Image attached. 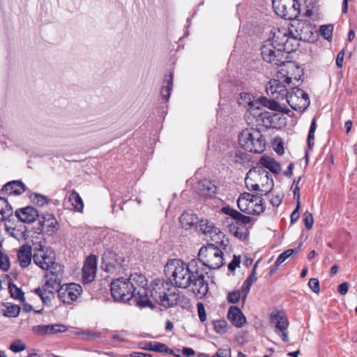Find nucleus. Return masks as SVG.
I'll return each instance as SVG.
<instances>
[{"label":"nucleus","mask_w":357,"mask_h":357,"mask_svg":"<svg viewBox=\"0 0 357 357\" xmlns=\"http://www.w3.org/2000/svg\"><path fill=\"white\" fill-rule=\"evenodd\" d=\"M201 263L192 260L188 264L181 259H173L165 266V275L174 287L188 288L197 298H202L208 292V287L204 280V273L200 271Z\"/></svg>","instance_id":"f257e3e1"},{"label":"nucleus","mask_w":357,"mask_h":357,"mask_svg":"<svg viewBox=\"0 0 357 357\" xmlns=\"http://www.w3.org/2000/svg\"><path fill=\"white\" fill-rule=\"evenodd\" d=\"M146 278L138 273L128 278H119L111 283V294L116 301L126 302L135 297L137 305L145 307L151 303L146 289Z\"/></svg>","instance_id":"f03ea898"},{"label":"nucleus","mask_w":357,"mask_h":357,"mask_svg":"<svg viewBox=\"0 0 357 357\" xmlns=\"http://www.w3.org/2000/svg\"><path fill=\"white\" fill-rule=\"evenodd\" d=\"M147 291L151 301L149 306L153 307L151 299L165 307L174 306L180 299L178 289L164 280L155 279Z\"/></svg>","instance_id":"7ed1b4c3"},{"label":"nucleus","mask_w":357,"mask_h":357,"mask_svg":"<svg viewBox=\"0 0 357 357\" xmlns=\"http://www.w3.org/2000/svg\"><path fill=\"white\" fill-rule=\"evenodd\" d=\"M63 273V266L56 261L54 251L46 248V292L54 293L60 287Z\"/></svg>","instance_id":"20e7f679"},{"label":"nucleus","mask_w":357,"mask_h":357,"mask_svg":"<svg viewBox=\"0 0 357 357\" xmlns=\"http://www.w3.org/2000/svg\"><path fill=\"white\" fill-rule=\"evenodd\" d=\"M245 183L249 190L260 191L261 194H266L273 186V181L269 177L268 172L260 166L248 171Z\"/></svg>","instance_id":"39448f33"},{"label":"nucleus","mask_w":357,"mask_h":357,"mask_svg":"<svg viewBox=\"0 0 357 357\" xmlns=\"http://www.w3.org/2000/svg\"><path fill=\"white\" fill-rule=\"evenodd\" d=\"M277 77V79L270 80L266 88V93L273 100L274 107H273V109H275V105L278 102L285 100L294 85L291 83V77L282 71L278 73Z\"/></svg>","instance_id":"423d86ee"},{"label":"nucleus","mask_w":357,"mask_h":357,"mask_svg":"<svg viewBox=\"0 0 357 357\" xmlns=\"http://www.w3.org/2000/svg\"><path fill=\"white\" fill-rule=\"evenodd\" d=\"M198 256L199 259L197 261L201 263L200 271H203L204 274H208V273L204 271V267L208 269H218L224 264L223 252L213 244H208L206 246L202 247Z\"/></svg>","instance_id":"0eeeda50"},{"label":"nucleus","mask_w":357,"mask_h":357,"mask_svg":"<svg viewBox=\"0 0 357 357\" xmlns=\"http://www.w3.org/2000/svg\"><path fill=\"white\" fill-rule=\"evenodd\" d=\"M240 146L248 151L260 153L265 149L266 141L259 130L253 128L244 129L238 136Z\"/></svg>","instance_id":"6e6552de"},{"label":"nucleus","mask_w":357,"mask_h":357,"mask_svg":"<svg viewBox=\"0 0 357 357\" xmlns=\"http://www.w3.org/2000/svg\"><path fill=\"white\" fill-rule=\"evenodd\" d=\"M273 43L276 48L283 53H291L296 50L299 45V40L296 36H294L289 30L285 27L275 29L271 31L268 40Z\"/></svg>","instance_id":"1a4fd4ad"},{"label":"nucleus","mask_w":357,"mask_h":357,"mask_svg":"<svg viewBox=\"0 0 357 357\" xmlns=\"http://www.w3.org/2000/svg\"><path fill=\"white\" fill-rule=\"evenodd\" d=\"M263 201L261 197L244 192L240 195L237 204L240 211L246 214L259 215L265 209Z\"/></svg>","instance_id":"9d476101"},{"label":"nucleus","mask_w":357,"mask_h":357,"mask_svg":"<svg viewBox=\"0 0 357 357\" xmlns=\"http://www.w3.org/2000/svg\"><path fill=\"white\" fill-rule=\"evenodd\" d=\"M272 3L275 13L284 20H294L300 15L301 8L297 0H273Z\"/></svg>","instance_id":"9b49d317"},{"label":"nucleus","mask_w":357,"mask_h":357,"mask_svg":"<svg viewBox=\"0 0 357 357\" xmlns=\"http://www.w3.org/2000/svg\"><path fill=\"white\" fill-rule=\"evenodd\" d=\"M284 101L294 110L304 111L310 105V101L307 93L297 87L291 86Z\"/></svg>","instance_id":"f8f14e48"},{"label":"nucleus","mask_w":357,"mask_h":357,"mask_svg":"<svg viewBox=\"0 0 357 357\" xmlns=\"http://www.w3.org/2000/svg\"><path fill=\"white\" fill-rule=\"evenodd\" d=\"M33 231L35 234L41 236V238L36 236L39 241L33 243V255L31 259H33L34 264L43 270L45 269V250L43 242L40 240L43 239V225L42 221H40V225L38 227H33Z\"/></svg>","instance_id":"ddd939ff"},{"label":"nucleus","mask_w":357,"mask_h":357,"mask_svg":"<svg viewBox=\"0 0 357 357\" xmlns=\"http://www.w3.org/2000/svg\"><path fill=\"white\" fill-rule=\"evenodd\" d=\"M54 292L57 293L58 298L63 303L70 304L81 295L82 288L76 283L60 284V287L56 289Z\"/></svg>","instance_id":"4468645a"},{"label":"nucleus","mask_w":357,"mask_h":357,"mask_svg":"<svg viewBox=\"0 0 357 357\" xmlns=\"http://www.w3.org/2000/svg\"><path fill=\"white\" fill-rule=\"evenodd\" d=\"M277 47L271 43L269 40L264 42L261 47V54L262 59L271 63L275 65H280L284 63V53L281 52Z\"/></svg>","instance_id":"2eb2a0df"},{"label":"nucleus","mask_w":357,"mask_h":357,"mask_svg":"<svg viewBox=\"0 0 357 357\" xmlns=\"http://www.w3.org/2000/svg\"><path fill=\"white\" fill-rule=\"evenodd\" d=\"M271 324L274 328L275 333L281 336L284 342L289 341L287 333L289 321L283 312L280 311L272 312L271 314Z\"/></svg>","instance_id":"dca6fc26"},{"label":"nucleus","mask_w":357,"mask_h":357,"mask_svg":"<svg viewBox=\"0 0 357 357\" xmlns=\"http://www.w3.org/2000/svg\"><path fill=\"white\" fill-rule=\"evenodd\" d=\"M250 116L255 119L257 126H264L266 128L275 127V121L278 119V114L266 111L261 104L259 107L252 109Z\"/></svg>","instance_id":"f3484780"},{"label":"nucleus","mask_w":357,"mask_h":357,"mask_svg":"<svg viewBox=\"0 0 357 357\" xmlns=\"http://www.w3.org/2000/svg\"><path fill=\"white\" fill-rule=\"evenodd\" d=\"M123 259L116 252L106 250L102 257V268L107 272L112 273L122 265Z\"/></svg>","instance_id":"a211bd4d"},{"label":"nucleus","mask_w":357,"mask_h":357,"mask_svg":"<svg viewBox=\"0 0 357 357\" xmlns=\"http://www.w3.org/2000/svg\"><path fill=\"white\" fill-rule=\"evenodd\" d=\"M97 271V258L95 255H90L85 261L82 268V279L86 283L92 282Z\"/></svg>","instance_id":"6ab92c4d"},{"label":"nucleus","mask_w":357,"mask_h":357,"mask_svg":"<svg viewBox=\"0 0 357 357\" xmlns=\"http://www.w3.org/2000/svg\"><path fill=\"white\" fill-rule=\"evenodd\" d=\"M17 218L26 223L34 222L38 217V211L32 206H26L15 211Z\"/></svg>","instance_id":"aec40b11"},{"label":"nucleus","mask_w":357,"mask_h":357,"mask_svg":"<svg viewBox=\"0 0 357 357\" xmlns=\"http://www.w3.org/2000/svg\"><path fill=\"white\" fill-rule=\"evenodd\" d=\"M227 318L237 328L243 327L246 319L242 311L236 306H231L228 310Z\"/></svg>","instance_id":"412c9836"},{"label":"nucleus","mask_w":357,"mask_h":357,"mask_svg":"<svg viewBox=\"0 0 357 357\" xmlns=\"http://www.w3.org/2000/svg\"><path fill=\"white\" fill-rule=\"evenodd\" d=\"M238 103L240 105L244 106L247 108L246 116L248 118H249V116L251 114L252 109L259 107V105L261 104V100L259 101V100H255L254 97L250 93H242L240 94Z\"/></svg>","instance_id":"4be33fe9"},{"label":"nucleus","mask_w":357,"mask_h":357,"mask_svg":"<svg viewBox=\"0 0 357 357\" xmlns=\"http://www.w3.org/2000/svg\"><path fill=\"white\" fill-rule=\"evenodd\" d=\"M32 250L29 245H22L17 252V261L22 268H26L31 263L32 259Z\"/></svg>","instance_id":"5701e85b"},{"label":"nucleus","mask_w":357,"mask_h":357,"mask_svg":"<svg viewBox=\"0 0 357 357\" xmlns=\"http://www.w3.org/2000/svg\"><path fill=\"white\" fill-rule=\"evenodd\" d=\"M2 191L8 195H20L24 192L25 185L20 181H13L5 184Z\"/></svg>","instance_id":"b1692460"},{"label":"nucleus","mask_w":357,"mask_h":357,"mask_svg":"<svg viewBox=\"0 0 357 357\" xmlns=\"http://www.w3.org/2000/svg\"><path fill=\"white\" fill-rule=\"evenodd\" d=\"M196 230L209 236L218 234L220 232L219 229L215 227L213 222L207 219L199 220L198 225H196Z\"/></svg>","instance_id":"393cba45"},{"label":"nucleus","mask_w":357,"mask_h":357,"mask_svg":"<svg viewBox=\"0 0 357 357\" xmlns=\"http://www.w3.org/2000/svg\"><path fill=\"white\" fill-rule=\"evenodd\" d=\"M222 211L236 220L237 224L246 225L250 223L251 219L250 217L244 215L236 210L233 209L230 207H223Z\"/></svg>","instance_id":"a878e982"},{"label":"nucleus","mask_w":357,"mask_h":357,"mask_svg":"<svg viewBox=\"0 0 357 357\" xmlns=\"http://www.w3.org/2000/svg\"><path fill=\"white\" fill-rule=\"evenodd\" d=\"M259 163L263 169H268L274 174H278L281 170L280 164L270 156H262L259 160Z\"/></svg>","instance_id":"bb28decb"},{"label":"nucleus","mask_w":357,"mask_h":357,"mask_svg":"<svg viewBox=\"0 0 357 357\" xmlns=\"http://www.w3.org/2000/svg\"><path fill=\"white\" fill-rule=\"evenodd\" d=\"M180 222L182 227L185 229H190L193 227L196 228V225H197L199 222V219L195 214L184 212L180 217Z\"/></svg>","instance_id":"cd10ccee"},{"label":"nucleus","mask_w":357,"mask_h":357,"mask_svg":"<svg viewBox=\"0 0 357 357\" xmlns=\"http://www.w3.org/2000/svg\"><path fill=\"white\" fill-rule=\"evenodd\" d=\"M199 190L205 196H212L217 192V186L211 181L204 179L199 183Z\"/></svg>","instance_id":"c85d7f7f"},{"label":"nucleus","mask_w":357,"mask_h":357,"mask_svg":"<svg viewBox=\"0 0 357 357\" xmlns=\"http://www.w3.org/2000/svg\"><path fill=\"white\" fill-rule=\"evenodd\" d=\"M144 349L147 351L174 354L173 351L169 349L166 344L155 341L146 342Z\"/></svg>","instance_id":"c756f323"},{"label":"nucleus","mask_w":357,"mask_h":357,"mask_svg":"<svg viewBox=\"0 0 357 357\" xmlns=\"http://www.w3.org/2000/svg\"><path fill=\"white\" fill-rule=\"evenodd\" d=\"M59 229L56 219L52 214H46V234L52 236Z\"/></svg>","instance_id":"7c9ffc66"},{"label":"nucleus","mask_w":357,"mask_h":357,"mask_svg":"<svg viewBox=\"0 0 357 357\" xmlns=\"http://www.w3.org/2000/svg\"><path fill=\"white\" fill-rule=\"evenodd\" d=\"M243 287L241 286V289H235L228 292L227 299L230 303H237L241 299L244 303L248 296H244Z\"/></svg>","instance_id":"2f4dec72"},{"label":"nucleus","mask_w":357,"mask_h":357,"mask_svg":"<svg viewBox=\"0 0 357 357\" xmlns=\"http://www.w3.org/2000/svg\"><path fill=\"white\" fill-rule=\"evenodd\" d=\"M68 201L71 203L75 210L78 212H82L84 203L82 199L75 190L70 192L68 196Z\"/></svg>","instance_id":"473e14b6"},{"label":"nucleus","mask_w":357,"mask_h":357,"mask_svg":"<svg viewBox=\"0 0 357 357\" xmlns=\"http://www.w3.org/2000/svg\"><path fill=\"white\" fill-rule=\"evenodd\" d=\"M13 214L11 206L4 198L0 197V221H3Z\"/></svg>","instance_id":"72a5a7b5"},{"label":"nucleus","mask_w":357,"mask_h":357,"mask_svg":"<svg viewBox=\"0 0 357 357\" xmlns=\"http://www.w3.org/2000/svg\"><path fill=\"white\" fill-rule=\"evenodd\" d=\"M163 83H164V85L162 86V87L161 89V91H160L161 96H162V98L164 99H165L166 100H168L170 97L171 91L172 90V85H173L172 75L170 74L169 75H166L165 77Z\"/></svg>","instance_id":"f704fd0d"},{"label":"nucleus","mask_w":357,"mask_h":357,"mask_svg":"<svg viewBox=\"0 0 357 357\" xmlns=\"http://www.w3.org/2000/svg\"><path fill=\"white\" fill-rule=\"evenodd\" d=\"M300 248H296V249H289L286 251L281 253L279 257H278L275 263V268H271V273H273L275 269L278 268V267L282 264L287 259L292 256L293 255H296L298 252Z\"/></svg>","instance_id":"c9c22d12"},{"label":"nucleus","mask_w":357,"mask_h":357,"mask_svg":"<svg viewBox=\"0 0 357 357\" xmlns=\"http://www.w3.org/2000/svg\"><path fill=\"white\" fill-rule=\"evenodd\" d=\"M256 268L257 264L254 266L251 274L248 278L243 282L242 287H243L244 296H248L252 284L257 280L256 276Z\"/></svg>","instance_id":"e433bc0d"},{"label":"nucleus","mask_w":357,"mask_h":357,"mask_svg":"<svg viewBox=\"0 0 357 357\" xmlns=\"http://www.w3.org/2000/svg\"><path fill=\"white\" fill-rule=\"evenodd\" d=\"M8 348L14 353H19L26 349V344L21 339H15L10 342Z\"/></svg>","instance_id":"4c0bfd02"},{"label":"nucleus","mask_w":357,"mask_h":357,"mask_svg":"<svg viewBox=\"0 0 357 357\" xmlns=\"http://www.w3.org/2000/svg\"><path fill=\"white\" fill-rule=\"evenodd\" d=\"M333 31V24L322 25L319 28V32L322 37L328 41H330L332 38Z\"/></svg>","instance_id":"58836bf2"},{"label":"nucleus","mask_w":357,"mask_h":357,"mask_svg":"<svg viewBox=\"0 0 357 357\" xmlns=\"http://www.w3.org/2000/svg\"><path fill=\"white\" fill-rule=\"evenodd\" d=\"M8 288L13 298L17 299L20 301H23L24 300V293L17 286L13 284H9Z\"/></svg>","instance_id":"ea45409f"},{"label":"nucleus","mask_w":357,"mask_h":357,"mask_svg":"<svg viewBox=\"0 0 357 357\" xmlns=\"http://www.w3.org/2000/svg\"><path fill=\"white\" fill-rule=\"evenodd\" d=\"M67 331V327L63 324L46 325V333L54 334L63 333Z\"/></svg>","instance_id":"a19ab883"},{"label":"nucleus","mask_w":357,"mask_h":357,"mask_svg":"<svg viewBox=\"0 0 357 357\" xmlns=\"http://www.w3.org/2000/svg\"><path fill=\"white\" fill-rule=\"evenodd\" d=\"M10 266V261L8 256L0 250V270L6 272Z\"/></svg>","instance_id":"79ce46f5"},{"label":"nucleus","mask_w":357,"mask_h":357,"mask_svg":"<svg viewBox=\"0 0 357 357\" xmlns=\"http://www.w3.org/2000/svg\"><path fill=\"white\" fill-rule=\"evenodd\" d=\"M75 333L77 335L81 336V337L85 340H93L95 338L100 337L99 334L93 333L91 331L79 330V331H77Z\"/></svg>","instance_id":"37998d69"},{"label":"nucleus","mask_w":357,"mask_h":357,"mask_svg":"<svg viewBox=\"0 0 357 357\" xmlns=\"http://www.w3.org/2000/svg\"><path fill=\"white\" fill-rule=\"evenodd\" d=\"M197 357H231V351L229 349H219L212 356L205 354H199Z\"/></svg>","instance_id":"c03bdc74"},{"label":"nucleus","mask_w":357,"mask_h":357,"mask_svg":"<svg viewBox=\"0 0 357 357\" xmlns=\"http://www.w3.org/2000/svg\"><path fill=\"white\" fill-rule=\"evenodd\" d=\"M316 120L315 119H313L310 125L307 137L308 145L310 149L314 146V132L316 130Z\"/></svg>","instance_id":"a18cd8bd"},{"label":"nucleus","mask_w":357,"mask_h":357,"mask_svg":"<svg viewBox=\"0 0 357 357\" xmlns=\"http://www.w3.org/2000/svg\"><path fill=\"white\" fill-rule=\"evenodd\" d=\"M6 231L13 237H14L16 239H20L23 238L24 235L22 231H20L19 229H17L16 228L9 227L7 225H5Z\"/></svg>","instance_id":"49530a36"},{"label":"nucleus","mask_w":357,"mask_h":357,"mask_svg":"<svg viewBox=\"0 0 357 357\" xmlns=\"http://www.w3.org/2000/svg\"><path fill=\"white\" fill-rule=\"evenodd\" d=\"M303 221L307 229H312L314 224V218L311 213L305 211L303 215Z\"/></svg>","instance_id":"de8ad7c7"},{"label":"nucleus","mask_w":357,"mask_h":357,"mask_svg":"<svg viewBox=\"0 0 357 357\" xmlns=\"http://www.w3.org/2000/svg\"><path fill=\"white\" fill-rule=\"evenodd\" d=\"M30 199L31 202L38 205V206H43L45 204V197L38 193L31 194L30 196Z\"/></svg>","instance_id":"09e8293b"},{"label":"nucleus","mask_w":357,"mask_h":357,"mask_svg":"<svg viewBox=\"0 0 357 357\" xmlns=\"http://www.w3.org/2000/svg\"><path fill=\"white\" fill-rule=\"evenodd\" d=\"M197 311H198V315L199 318L201 321L204 322L206 319V314L205 312V308L204 305L202 303H197Z\"/></svg>","instance_id":"8fccbe9b"},{"label":"nucleus","mask_w":357,"mask_h":357,"mask_svg":"<svg viewBox=\"0 0 357 357\" xmlns=\"http://www.w3.org/2000/svg\"><path fill=\"white\" fill-rule=\"evenodd\" d=\"M308 285L314 293L319 292V282L317 278H311L309 280Z\"/></svg>","instance_id":"3c124183"},{"label":"nucleus","mask_w":357,"mask_h":357,"mask_svg":"<svg viewBox=\"0 0 357 357\" xmlns=\"http://www.w3.org/2000/svg\"><path fill=\"white\" fill-rule=\"evenodd\" d=\"M301 208V202H296V208L294 210V211L291 214V222H295L297 221L300 217L299 210Z\"/></svg>","instance_id":"603ef678"},{"label":"nucleus","mask_w":357,"mask_h":357,"mask_svg":"<svg viewBox=\"0 0 357 357\" xmlns=\"http://www.w3.org/2000/svg\"><path fill=\"white\" fill-rule=\"evenodd\" d=\"M241 263V257L237 256H234L232 261L229 264L228 268L231 271H234L236 267L239 266Z\"/></svg>","instance_id":"864d4df0"},{"label":"nucleus","mask_w":357,"mask_h":357,"mask_svg":"<svg viewBox=\"0 0 357 357\" xmlns=\"http://www.w3.org/2000/svg\"><path fill=\"white\" fill-rule=\"evenodd\" d=\"M126 333L124 331L119 332L118 333H115L112 336V339L114 342L121 343L125 342Z\"/></svg>","instance_id":"5fc2aeb1"},{"label":"nucleus","mask_w":357,"mask_h":357,"mask_svg":"<svg viewBox=\"0 0 357 357\" xmlns=\"http://www.w3.org/2000/svg\"><path fill=\"white\" fill-rule=\"evenodd\" d=\"M8 312L10 316L16 317L20 312V307L17 305H11L8 307Z\"/></svg>","instance_id":"6e6d98bb"},{"label":"nucleus","mask_w":357,"mask_h":357,"mask_svg":"<svg viewBox=\"0 0 357 357\" xmlns=\"http://www.w3.org/2000/svg\"><path fill=\"white\" fill-rule=\"evenodd\" d=\"M344 50L340 51L336 58V64L339 68H342L343 66V60H344Z\"/></svg>","instance_id":"4d7b16f0"},{"label":"nucleus","mask_w":357,"mask_h":357,"mask_svg":"<svg viewBox=\"0 0 357 357\" xmlns=\"http://www.w3.org/2000/svg\"><path fill=\"white\" fill-rule=\"evenodd\" d=\"M282 197L281 195H277L273 197L271 199V203L273 206H278L282 202Z\"/></svg>","instance_id":"13d9d810"},{"label":"nucleus","mask_w":357,"mask_h":357,"mask_svg":"<svg viewBox=\"0 0 357 357\" xmlns=\"http://www.w3.org/2000/svg\"><path fill=\"white\" fill-rule=\"evenodd\" d=\"M349 284L347 282H343L338 286V291L340 294L344 295L347 293Z\"/></svg>","instance_id":"bf43d9fd"},{"label":"nucleus","mask_w":357,"mask_h":357,"mask_svg":"<svg viewBox=\"0 0 357 357\" xmlns=\"http://www.w3.org/2000/svg\"><path fill=\"white\" fill-rule=\"evenodd\" d=\"M229 230L232 232H234V234L235 235V236L238 237V238H241L242 237V232H240L238 230H239V228L234 226V225H231L229 226Z\"/></svg>","instance_id":"052dcab7"},{"label":"nucleus","mask_w":357,"mask_h":357,"mask_svg":"<svg viewBox=\"0 0 357 357\" xmlns=\"http://www.w3.org/2000/svg\"><path fill=\"white\" fill-rule=\"evenodd\" d=\"M44 291L45 290H44L43 287V288L37 287V288L34 289V290H33L35 294H36L38 296H40V298H41V300L43 303H45Z\"/></svg>","instance_id":"680f3d73"},{"label":"nucleus","mask_w":357,"mask_h":357,"mask_svg":"<svg viewBox=\"0 0 357 357\" xmlns=\"http://www.w3.org/2000/svg\"><path fill=\"white\" fill-rule=\"evenodd\" d=\"M183 355L185 357H189L195 354V351L192 349L188 347H184L182 350Z\"/></svg>","instance_id":"e2e57ef3"},{"label":"nucleus","mask_w":357,"mask_h":357,"mask_svg":"<svg viewBox=\"0 0 357 357\" xmlns=\"http://www.w3.org/2000/svg\"><path fill=\"white\" fill-rule=\"evenodd\" d=\"M215 328L218 329V331L219 333L225 332V323H222V324L219 322L218 324H215Z\"/></svg>","instance_id":"0e129e2a"},{"label":"nucleus","mask_w":357,"mask_h":357,"mask_svg":"<svg viewBox=\"0 0 357 357\" xmlns=\"http://www.w3.org/2000/svg\"><path fill=\"white\" fill-rule=\"evenodd\" d=\"M293 188L294 195L296 197V202H300V188L294 187Z\"/></svg>","instance_id":"69168bd1"},{"label":"nucleus","mask_w":357,"mask_h":357,"mask_svg":"<svg viewBox=\"0 0 357 357\" xmlns=\"http://www.w3.org/2000/svg\"><path fill=\"white\" fill-rule=\"evenodd\" d=\"M275 151L279 155H282L284 153V148L281 142L278 144L277 146L275 149Z\"/></svg>","instance_id":"338daca9"},{"label":"nucleus","mask_w":357,"mask_h":357,"mask_svg":"<svg viewBox=\"0 0 357 357\" xmlns=\"http://www.w3.org/2000/svg\"><path fill=\"white\" fill-rule=\"evenodd\" d=\"M293 168H294V164L293 163L289 164L288 166V169L284 172V174L287 176H291Z\"/></svg>","instance_id":"774afa93"}]
</instances>
